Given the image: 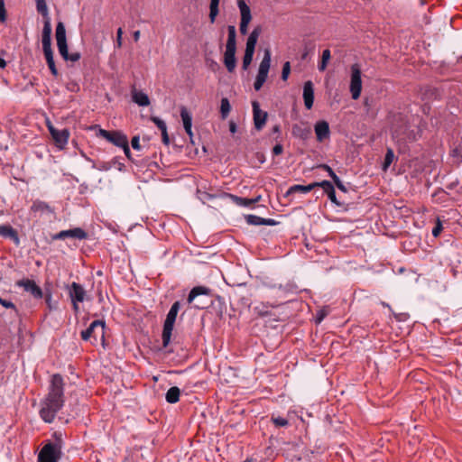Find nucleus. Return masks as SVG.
I'll list each match as a JSON object with an SVG mask.
<instances>
[{"label":"nucleus","instance_id":"nucleus-1","mask_svg":"<svg viewBox=\"0 0 462 462\" xmlns=\"http://www.w3.org/2000/svg\"><path fill=\"white\" fill-rule=\"evenodd\" d=\"M64 403V380L60 374H55L51 376L47 395L41 402V419L46 423H51Z\"/></svg>","mask_w":462,"mask_h":462},{"label":"nucleus","instance_id":"nucleus-2","mask_svg":"<svg viewBox=\"0 0 462 462\" xmlns=\"http://www.w3.org/2000/svg\"><path fill=\"white\" fill-rule=\"evenodd\" d=\"M227 41L226 44V51L224 53V64L228 72H234L236 67V30L235 25L227 26Z\"/></svg>","mask_w":462,"mask_h":462},{"label":"nucleus","instance_id":"nucleus-3","mask_svg":"<svg viewBox=\"0 0 462 462\" xmlns=\"http://www.w3.org/2000/svg\"><path fill=\"white\" fill-rule=\"evenodd\" d=\"M180 309V302L175 301L171 305V307L166 316V319L164 320L162 334V346L164 348H166L170 345L172 331L174 328V324H175L176 318H177Z\"/></svg>","mask_w":462,"mask_h":462},{"label":"nucleus","instance_id":"nucleus-4","mask_svg":"<svg viewBox=\"0 0 462 462\" xmlns=\"http://www.w3.org/2000/svg\"><path fill=\"white\" fill-rule=\"evenodd\" d=\"M105 328L106 323L103 320L96 319L89 327L81 331V338L85 341L89 340L90 338H93L95 343L97 341V337H100L102 341L105 340Z\"/></svg>","mask_w":462,"mask_h":462},{"label":"nucleus","instance_id":"nucleus-5","mask_svg":"<svg viewBox=\"0 0 462 462\" xmlns=\"http://www.w3.org/2000/svg\"><path fill=\"white\" fill-rule=\"evenodd\" d=\"M271 64V52L265 50L263 60L259 65L258 73L256 75L254 88L256 91L260 90L267 79Z\"/></svg>","mask_w":462,"mask_h":462},{"label":"nucleus","instance_id":"nucleus-6","mask_svg":"<svg viewBox=\"0 0 462 462\" xmlns=\"http://www.w3.org/2000/svg\"><path fill=\"white\" fill-rule=\"evenodd\" d=\"M60 446L52 443H46L39 452L38 462H59L61 457Z\"/></svg>","mask_w":462,"mask_h":462},{"label":"nucleus","instance_id":"nucleus-7","mask_svg":"<svg viewBox=\"0 0 462 462\" xmlns=\"http://www.w3.org/2000/svg\"><path fill=\"white\" fill-rule=\"evenodd\" d=\"M68 293L72 303V309L75 313H78L79 311V303L85 300L87 292L81 284L73 282L68 287Z\"/></svg>","mask_w":462,"mask_h":462},{"label":"nucleus","instance_id":"nucleus-8","mask_svg":"<svg viewBox=\"0 0 462 462\" xmlns=\"http://www.w3.org/2000/svg\"><path fill=\"white\" fill-rule=\"evenodd\" d=\"M361 69L357 63L351 66L350 92L353 99L360 97L362 90Z\"/></svg>","mask_w":462,"mask_h":462},{"label":"nucleus","instance_id":"nucleus-9","mask_svg":"<svg viewBox=\"0 0 462 462\" xmlns=\"http://www.w3.org/2000/svg\"><path fill=\"white\" fill-rule=\"evenodd\" d=\"M97 135L120 148L128 141L127 136L120 131H107L99 128Z\"/></svg>","mask_w":462,"mask_h":462},{"label":"nucleus","instance_id":"nucleus-10","mask_svg":"<svg viewBox=\"0 0 462 462\" xmlns=\"http://www.w3.org/2000/svg\"><path fill=\"white\" fill-rule=\"evenodd\" d=\"M49 132L54 141L56 147L62 150L68 144V141L70 135L69 129H57L52 125H48Z\"/></svg>","mask_w":462,"mask_h":462},{"label":"nucleus","instance_id":"nucleus-11","mask_svg":"<svg viewBox=\"0 0 462 462\" xmlns=\"http://www.w3.org/2000/svg\"><path fill=\"white\" fill-rule=\"evenodd\" d=\"M15 285L27 292H29L34 299H42L43 297L42 290L36 282L30 279H22L15 282Z\"/></svg>","mask_w":462,"mask_h":462},{"label":"nucleus","instance_id":"nucleus-12","mask_svg":"<svg viewBox=\"0 0 462 462\" xmlns=\"http://www.w3.org/2000/svg\"><path fill=\"white\" fill-rule=\"evenodd\" d=\"M55 37L60 54L66 55L68 44L66 39V29L62 22H59L56 25Z\"/></svg>","mask_w":462,"mask_h":462},{"label":"nucleus","instance_id":"nucleus-13","mask_svg":"<svg viewBox=\"0 0 462 462\" xmlns=\"http://www.w3.org/2000/svg\"><path fill=\"white\" fill-rule=\"evenodd\" d=\"M252 106L254 127L256 130L260 131L264 126L268 115L266 112L260 109V106L257 101H254L252 103Z\"/></svg>","mask_w":462,"mask_h":462},{"label":"nucleus","instance_id":"nucleus-14","mask_svg":"<svg viewBox=\"0 0 462 462\" xmlns=\"http://www.w3.org/2000/svg\"><path fill=\"white\" fill-rule=\"evenodd\" d=\"M314 130H315L317 140L319 142H323L324 140L329 138L330 130H329V125L327 121H325V120L318 121L314 125Z\"/></svg>","mask_w":462,"mask_h":462},{"label":"nucleus","instance_id":"nucleus-15","mask_svg":"<svg viewBox=\"0 0 462 462\" xmlns=\"http://www.w3.org/2000/svg\"><path fill=\"white\" fill-rule=\"evenodd\" d=\"M318 187L323 189L324 192L328 195V199L336 204L337 206H341L342 204L337 200L336 196V191L333 184L329 180H322L318 182Z\"/></svg>","mask_w":462,"mask_h":462},{"label":"nucleus","instance_id":"nucleus-16","mask_svg":"<svg viewBox=\"0 0 462 462\" xmlns=\"http://www.w3.org/2000/svg\"><path fill=\"white\" fill-rule=\"evenodd\" d=\"M51 19L44 20L42 32V49L51 48Z\"/></svg>","mask_w":462,"mask_h":462},{"label":"nucleus","instance_id":"nucleus-17","mask_svg":"<svg viewBox=\"0 0 462 462\" xmlns=\"http://www.w3.org/2000/svg\"><path fill=\"white\" fill-rule=\"evenodd\" d=\"M303 99L306 108L310 109L313 106L314 102V88L311 81H307L304 83Z\"/></svg>","mask_w":462,"mask_h":462},{"label":"nucleus","instance_id":"nucleus-18","mask_svg":"<svg viewBox=\"0 0 462 462\" xmlns=\"http://www.w3.org/2000/svg\"><path fill=\"white\" fill-rule=\"evenodd\" d=\"M201 295H204V296H211L212 295V290L208 287H206V286H195L193 287L189 293V296H188V303L189 304H191L195 299L198 297V296H201Z\"/></svg>","mask_w":462,"mask_h":462},{"label":"nucleus","instance_id":"nucleus-19","mask_svg":"<svg viewBox=\"0 0 462 462\" xmlns=\"http://www.w3.org/2000/svg\"><path fill=\"white\" fill-rule=\"evenodd\" d=\"M0 236L10 238L16 245L20 244L17 231L10 225H0Z\"/></svg>","mask_w":462,"mask_h":462},{"label":"nucleus","instance_id":"nucleus-20","mask_svg":"<svg viewBox=\"0 0 462 462\" xmlns=\"http://www.w3.org/2000/svg\"><path fill=\"white\" fill-rule=\"evenodd\" d=\"M262 29L261 27L257 26L255 27L252 32L249 34L247 41H246V46L245 51H249L254 53L255 46L257 43V40L261 34Z\"/></svg>","mask_w":462,"mask_h":462},{"label":"nucleus","instance_id":"nucleus-21","mask_svg":"<svg viewBox=\"0 0 462 462\" xmlns=\"http://www.w3.org/2000/svg\"><path fill=\"white\" fill-rule=\"evenodd\" d=\"M151 120L160 129V131L162 133V143L164 144L168 145L170 143V138H169V135H168V133H167L166 123L162 119H161V118H159L157 116H152Z\"/></svg>","mask_w":462,"mask_h":462},{"label":"nucleus","instance_id":"nucleus-22","mask_svg":"<svg viewBox=\"0 0 462 462\" xmlns=\"http://www.w3.org/2000/svg\"><path fill=\"white\" fill-rule=\"evenodd\" d=\"M42 51H43L44 57L46 59L47 65H48L51 74L54 77H57L59 73H58V69L56 68L55 62H54L52 49L46 48V49H42Z\"/></svg>","mask_w":462,"mask_h":462},{"label":"nucleus","instance_id":"nucleus-23","mask_svg":"<svg viewBox=\"0 0 462 462\" xmlns=\"http://www.w3.org/2000/svg\"><path fill=\"white\" fill-rule=\"evenodd\" d=\"M316 187H318V182H313L309 185H293L288 189L286 195L289 196V195L294 194L296 192H300V193L305 194V193L311 191Z\"/></svg>","mask_w":462,"mask_h":462},{"label":"nucleus","instance_id":"nucleus-24","mask_svg":"<svg viewBox=\"0 0 462 462\" xmlns=\"http://www.w3.org/2000/svg\"><path fill=\"white\" fill-rule=\"evenodd\" d=\"M237 5L241 14V22L249 23L252 19L250 7L244 0H238Z\"/></svg>","mask_w":462,"mask_h":462},{"label":"nucleus","instance_id":"nucleus-25","mask_svg":"<svg viewBox=\"0 0 462 462\" xmlns=\"http://www.w3.org/2000/svg\"><path fill=\"white\" fill-rule=\"evenodd\" d=\"M31 210L33 212H41V213H44V212L53 213V209L48 203L39 200V199H36L32 202Z\"/></svg>","mask_w":462,"mask_h":462},{"label":"nucleus","instance_id":"nucleus-26","mask_svg":"<svg viewBox=\"0 0 462 462\" xmlns=\"http://www.w3.org/2000/svg\"><path fill=\"white\" fill-rule=\"evenodd\" d=\"M65 232V238L71 237V238H77L79 240L86 239L88 237V233L80 228V227H75L69 230H64Z\"/></svg>","mask_w":462,"mask_h":462},{"label":"nucleus","instance_id":"nucleus-27","mask_svg":"<svg viewBox=\"0 0 462 462\" xmlns=\"http://www.w3.org/2000/svg\"><path fill=\"white\" fill-rule=\"evenodd\" d=\"M133 101L141 106H147L150 105L149 97L142 91L133 92Z\"/></svg>","mask_w":462,"mask_h":462},{"label":"nucleus","instance_id":"nucleus-28","mask_svg":"<svg viewBox=\"0 0 462 462\" xmlns=\"http://www.w3.org/2000/svg\"><path fill=\"white\" fill-rule=\"evenodd\" d=\"M180 394V391L179 387L172 386L167 391L165 399H166L167 402L173 404V403H176L177 402H179Z\"/></svg>","mask_w":462,"mask_h":462},{"label":"nucleus","instance_id":"nucleus-29","mask_svg":"<svg viewBox=\"0 0 462 462\" xmlns=\"http://www.w3.org/2000/svg\"><path fill=\"white\" fill-rule=\"evenodd\" d=\"M36 2V10L39 14H42L44 20L51 19L49 15V9L45 0H35Z\"/></svg>","mask_w":462,"mask_h":462},{"label":"nucleus","instance_id":"nucleus-30","mask_svg":"<svg viewBox=\"0 0 462 462\" xmlns=\"http://www.w3.org/2000/svg\"><path fill=\"white\" fill-rule=\"evenodd\" d=\"M180 117L183 123L184 129L192 127V117L186 107L182 106L180 109Z\"/></svg>","mask_w":462,"mask_h":462},{"label":"nucleus","instance_id":"nucleus-31","mask_svg":"<svg viewBox=\"0 0 462 462\" xmlns=\"http://www.w3.org/2000/svg\"><path fill=\"white\" fill-rule=\"evenodd\" d=\"M278 289L283 294H294L298 292V287L293 282H288L284 285L279 284Z\"/></svg>","mask_w":462,"mask_h":462},{"label":"nucleus","instance_id":"nucleus-32","mask_svg":"<svg viewBox=\"0 0 462 462\" xmlns=\"http://www.w3.org/2000/svg\"><path fill=\"white\" fill-rule=\"evenodd\" d=\"M230 110H231V106H230L228 98L223 97L221 99V103H220V114H221L222 119H226L228 116Z\"/></svg>","mask_w":462,"mask_h":462},{"label":"nucleus","instance_id":"nucleus-33","mask_svg":"<svg viewBox=\"0 0 462 462\" xmlns=\"http://www.w3.org/2000/svg\"><path fill=\"white\" fill-rule=\"evenodd\" d=\"M229 197L239 207L248 208L252 206L251 199L242 198L232 194H229Z\"/></svg>","mask_w":462,"mask_h":462},{"label":"nucleus","instance_id":"nucleus-34","mask_svg":"<svg viewBox=\"0 0 462 462\" xmlns=\"http://www.w3.org/2000/svg\"><path fill=\"white\" fill-rule=\"evenodd\" d=\"M92 168L99 171H107L112 169V162H110L92 161Z\"/></svg>","mask_w":462,"mask_h":462},{"label":"nucleus","instance_id":"nucleus-35","mask_svg":"<svg viewBox=\"0 0 462 462\" xmlns=\"http://www.w3.org/2000/svg\"><path fill=\"white\" fill-rule=\"evenodd\" d=\"M218 5H219V0H210L209 18H210L211 23L215 22L216 17L218 14Z\"/></svg>","mask_w":462,"mask_h":462},{"label":"nucleus","instance_id":"nucleus-36","mask_svg":"<svg viewBox=\"0 0 462 462\" xmlns=\"http://www.w3.org/2000/svg\"><path fill=\"white\" fill-rule=\"evenodd\" d=\"M394 160V152L393 149L388 148L384 156V161L383 163V169L386 171L388 167L393 163Z\"/></svg>","mask_w":462,"mask_h":462},{"label":"nucleus","instance_id":"nucleus-37","mask_svg":"<svg viewBox=\"0 0 462 462\" xmlns=\"http://www.w3.org/2000/svg\"><path fill=\"white\" fill-rule=\"evenodd\" d=\"M245 218L246 223L252 226H262L263 222V217H258L256 215H246Z\"/></svg>","mask_w":462,"mask_h":462},{"label":"nucleus","instance_id":"nucleus-38","mask_svg":"<svg viewBox=\"0 0 462 462\" xmlns=\"http://www.w3.org/2000/svg\"><path fill=\"white\" fill-rule=\"evenodd\" d=\"M271 420L273 421V423L277 427H286L289 425V420L286 419V418H283V417H275V416H272L271 417Z\"/></svg>","mask_w":462,"mask_h":462},{"label":"nucleus","instance_id":"nucleus-39","mask_svg":"<svg viewBox=\"0 0 462 462\" xmlns=\"http://www.w3.org/2000/svg\"><path fill=\"white\" fill-rule=\"evenodd\" d=\"M253 57H254L253 52L245 51V55L243 58V66H242L244 70H246L248 69L249 65L251 64V62L253 60Z\"/></svg>","mask_w":462,"mask_h":462},{"label":"nucleus","instance_id":"nucleus-40","mask_svg":"<svg viewBox=\"0 0 462 462\" xmlns=\"http://www.w3.org/2000/svg\"><path fill=\"white\" fill-rule=\"evenodd\" d=\"M443 230L442 222L439 217H437L435 226L432 229V236L438 237Z\"/></svg>","mask_w":462,"mask_h":462},{"label":"nucleus","instance_id":"nucleus-41","mask_svg":"<svg viewBox=\"0 0 462 462\" xmlns=\"http://www.w3.org/2000/svg\"><path fill=\"white\" fill-rule=\"evenodd\" d=\"M65 60H70L72 62L78 61L80 59V53L79 52H72L69 53V50L67 49V54L66 55H60Z\"/></svg>","mask_w":462,"mask_h":462},{"label":"nucleus","instance_id":"nucleus-42","mask_svg":"<svg viewBox=\"0 0 462 462\" xmlns=\"http://www.w3.org/2000/svg\"><path fill=\"white\" fill-rule=\"evenodd\" d=\"M52 437L54 438L55 441L51 442V443L54 444V445H58L59 444L60 450H61L62 449V444H63L62 433L59 432V431H55L53 433Z\"/></svg>","mask_w":462,"mask_h":462},{"label":"nucleus","instance_id":"nucleus-43","mask_svg":"<svg viewBox=\"0 0 462 462\" xmlns=\"http://www.w3.org/2000/svg\"><path fill=\"white\" fill-rule=\"evenodd\" d=\"M110 162H112V168L115 167L118 171H123L125 170V164L120 162L118 157H114Z\"/></svg>","mask_w":462,"mask_h":462},{"label":"nucleus","instance_id":"nucleus-44","mask_svg":"<svg viewBox=\"0 0 462 462\" xmlns=\"http://www.w3.org/2000/svg\"><path fill=\"white\" fill-rule=\"evenodd\" d=\"M318 168L322 169L323 171H326L328 172V176L333 180L337 175L335 173V171L332 170L330 166L328 164H319Z\"/></svg>","mask_w":462,"mask_h":462},{"label":"nucleus","instance_id":"nucleus-45","mask_svg":"<svg viewBox=\"0 0 462 462\" xmlns=\"http://www.w3.org/2000/svg\"><path fill=\"white\" fill-rule=\"evenodd\" d=\"M0 304L3 305L6 309L14 310L16 314L18 313V310H17L16 306L12 301L3 300L2 298H0Z\"/></svg>","mask_w":462,"mask_h":462},{"label":"nucleus","instance_id":"nucleus-46","mask_svg":"<svg viewBox=\"0 0 462 462\" xmlns=\"http://www.w3.org/2000/svg\"><path fill=\"white\" fill-rule=\"evenodd\" d=\"M290 71H291V65H290V62L289 61H286L284 64H283V67H282V79L283 80H286L288 79V76L290 74Z\"/></svg>","mask_w":462,"mask_h":462},{"label":"nucleus","instance_id":"nucleus-47","mask_svg":"<svg viewBox=\"0 0 462 462\" xmlns=\"http://www.w3.org/2000/svg\"><path fill=\"white\" fill-rule=\"evenodd\" d=\"M6 20V11L5 7V1L0 0V23H5Z\"/></svg>","mask_w":462,"mask_h":462},{"label":"nucleus","instance_id":"nucleus-48","mask_svg":"<svg viewBox=\"0 0 462 462\" xmlns=\"http://www.w3.org/2000/svg\"><path fill=\"white\" fill-rule=\"evenodd\" d=\"M131 145H132L134 150H136V151L141 150L139 136H134L132 138Z\"/></svg>","mask_w":462,"mask_h":462},{"label":"nucleus","instance_id":"nucleus-49","mask_svg":"<svg viewBox=\"0 0 462 462\" xmlns=\"http://www.w3.org/2000/svg\"><path fill=\"white\" fill-rule=\"evenodd\" d=\"M333 181L338 189H340L344 192L346 191V188L345 187V185L343 184V182L340 180V179L337 176L333 179Z\"/></svg>","mask_w":462,"mask_h":462},{"label":"nucleus","instance_id":"nucleus-50","mask_svg":"<svg viewBox=\"0 0 462 462\" xmlns=\"http://www.w3.org/2000/svg\"><path fill=\"white\" fill-rule=\"evenodd\" d=\"M121 148L123 149V151H124L125 156L127 157V159L129 161L133 162L132 153H131V151H130V148H129L128 141L125 143V145L122 146Z\"/></svg>","mask_w":462,"mask_h":462},{"label":"nucleus","instance_id":"nucleus-51","mask_svg":"<svg viewBox=\"0 0 462 462\" xmlns=\"http://www.w3.org/2000/svg\"><path fill=\"white\" fill-rule=\"evenodd\" d=\"M283 152V147L281 143H277L273 148V155H280Z\"/></svg>","mask_w":462,"mask_h":462},{"label":"nucleus","instance_id":"nucleus-52","mask_svg":"<svg viewBox=\"0 0 462 462\" xmlns=\"http://www.w3.org/2000/svg\"><path fill=\"white\" fill-rule=\"evenodd\" d=\"M330 58H331L330 51L328 49L324 50L322 52L321 60L328 62Z\"/></svg>","mask_w":462,"mask_h":462},{"label":"nucleus","instance_id":"nucleus-53","mask_svg":"<svg viewBox=\"0 0 462 462\" xmlns=\"http://www.w3.org/2000/svg\"><path fill=\"white\" fill-rule=\"evenodd\" d=\"M122 35H123V30L122 28H118L116 32V45L117 47L122 46Z\"/></svg>","mask_w":462,"mask_h":462},{"label":"nucleus","instance_id":"nucleus-54","mask_svg":"<svg viewBox=\"0 0 462 462\" xmlns=\"http://www.w3.org/2000/svg\"><path fill=\"white\" fill-rule=\"evenodd\" d=\"M278 222L275 219L273 218H263V225L264 226H275Z\"/></svg>","mask_w":462,"mask_h":462},{"label":"nucleus","instance_id":"nucleus-55","mask_svg":"<svg viewBox=\"0 0 462 462\" xmlns=\"http://www.w3.org/2000/svg\"><path fill=\"white\" fill-rule=\"evenodd\" d=\"M248 24L249 23L240 22L239 30H240L241 34L245 35V34L247 33V26H248Z\"/></svg>","mask_w":462,"mask_h":462},{"label":"nucleus","instance_id":"nucleus-56","mask_svg":"<svg viewBox=\"0 0 462 462\" xmlns=\"http://www.w3.org/2000/svg\"><path fill=\"white\" fill-rule=\"evenodd\" d=\"M459 184V180L457 179L455 180L454 181H451L449 182L448 185H447V189H449V190H452L454 189L457 185Z\"/></svg>","mask_w":462,"mask_h":462},{"label":"nucleus","instance_id":"nucleus-57","mask_svg":"<svg viewBox=\"0 0 462 462\" xmlns=\"http://www.w3.org/2000/svg\"><path fill=\"white\" fill-rule=\"evenodd\" d=\"M325 316H326V313L323 310L319 311L317 314V317H316V322L320 323L323 320V319L325 318Z\"/></svg>","mask_w":462,"mask_h":462},{"label":"nucleus","instance_id":"nucleus-58","mask_svg":"<svg viewBox=\"0 0 462 462\" xmlns=\"http://www.w3.org/2000/svg\"><path fill=\"white\" fill-rule=\"evenodd\" d=\"M64 234H65V232H64V230H62V231L57 233L56 235H54L53 239L54 240H63V239H65Z\"/></svg>","mask_w":462,"mask_h":462},{"label":"nucleus","instance_id":"nucleus-59","mask_svg":"<svg viewBox=\"0 0 462 462\" xmlns=\"http://www.w3.org/2000/svg\"><path fill=\"white\" fill-rule=\"evenodd\" d=\"M328 62L320 60L318 64V69L319 71H324L327 69Z\"/></svg>","mask_w":462,"mask_h":462},{"label":"nucleus","instance_id":"nucleus-60","mask_svg":"<svg viewBox=\"0 0 462 462\" xmlns=\"http://www.w3.org/2000/svg\"><path fill=\"white\" fill-rule=\"evenodd\" d=\"M51 298H52V297H51V293H49V294H48V295H46V297H45V301H46V303L48 304V306H49V308H50V309H51Z\"/></svg>","mask_w":462,"mask_h":462},{"label":"nucleus","instance_id":"nucleus-61","mask_svg":"<svg viewBox=\"0 0 462 462\" xmlns=\"http://www.w3.org/2000/svg\"><path fill=\"white\" fill-rule=\"evenodd\" d=\"M194 307L199 310L206 309L208 305L206 303H195Z\"/></svg>","mask_w":462,"mask_h":462},{"label":"nucleus","instance_id":"nucleus-62","mask_svg":"<svg viewBox=\"0 0 462 462\" xmlns=\"http://www.w3.org/2000/svg\"><path fill=\"white\" fill-rule=\"evenodd\" d=\"M139 38H140V32H139V31H135V32H134V40L135 42H137V41L139 40Z\"/></svg>","mask_w":462,"mask_h":462},{"label":"nucleus","instance_id":"nucleus-63","mask_svg":"<svg viewBox=\"0 0 462 462\" xmlns=\"http://www.w3.org/2000/svg\"><path fill=\"white\" fill-rule=\"evenodd\" d=\"M236 131V125L233 122L230 123V132L235 133Z\"/></svg>","mask_w":462,"mask_h":462},{"label":"nucleus","instance_id":"nucleus-64","mask_svg":"<svg viewBox=\"0 0 462 462\" xmlns=\"http://www.w3.org/2000/svg\"><path fill=\"white\" fill-rule=\"evenodd\" d=\"M6 66V62L4 59L0 58V68L5 69Z\"/></svg>","mask_w":462,"mask_h":462}]
</instances>
